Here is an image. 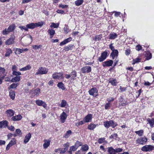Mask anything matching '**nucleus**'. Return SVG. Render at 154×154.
Returning <instances> with one entry per match:
<instances>
[{"mask_svg":"<svg viewBox=\"0 0 154 154\" xmlns=\"http://www.w3.org/2000/svg\"><path fill=\"white\" fill-rule=\"evenodd\" d=\"M103 125L105 128H108L110 126L114 128L117 125V124L116 123L114 122L113 120H111L109 121H107L104 122Z\"/></svg>","mask_w":154,"mask_h":154,"instance_id":"nucleus-1","label":"nucleus"},{"mask_svg":"<svg viewBox=\"0 0 154 154\" xmlns=\"http://www.w3.org/2000/svg\"><path fill=\"white\" fill-rule=\"evenodd\" d=\"M154 148L153 146L150 145H146L142 147L141 150L143 152H147L152 151Z\"/></svg>","mask_w":154,"mask_h":154,"instance_id":"nucleus-2","label":"nucleus"},{"mask_svg":"<svg viewBox=\"0 0 154 154\" xmlns=\"http://www.w3.org/2000/svg\"><path fill=\"white\" fill-rule=\"evenodd\" d=\"M147 141V139L145 137H144L138 138L136 142L137 144L143 145L146 143Z\"/></svg>","mask_w":154,"mask_h":154,"instance_id":"nucleus-3","label":"nucleus"},{"mask_svg":"<svg viewBox=\"0 0 154 154\" xmlns=\"http://www.w3.org/2000/svg\"><path fill=\"white\" fill-rule=\"evenodd\" d=\"M90 95H92L94 97H96L98 95V91L95 88H93L88 91Z\"/></svg>","mask_w":154,"mask_h":154,"instance_id":"nucleus-4","label":"nucleus"},{"mask_svg":"<svg viewBox=\"0 0 154 154\" xmlns=\"http://www.w3.org/2000/svg\"><path fill=\"white\" fill-rule=\"evenodd\" d=\"M48 69L45 68L41 67L39 68L38 71L36 72L35 74H46L48 72Z\"/></svg>","mask_w":154,"mask_h":154,"instance_id":"nucleus-5","label":"nucleus"},{"mask_svg":"<svg viewBox=\"0 0 154 154\" xmlns=\"http://www.w3.org/2000/svg\"><path fill=\"white\" fill-rule=\"evenodd\" d=\"M40 93V90L39 88H37L34 91H32L30 92L31 94V97H33L35 96H38Z\"/></svg>","mask_w":154,"mask_h":154,"instance_id":"nucleus-6","label":"nucleus"},{"mask_svg":"<svg viewBox=\"0 0 154 154\" xmlns=\"http://www.w3.org/2000/svg\"><path fill=\"white\" fill-rule=\"evenodd\" d=\"M107 56V52L105 51L102 53L100 56L98 58V60L100 62H102L105 60Z\"/></svg>","mask_w":154,"mask_h":154,"instance_id":"nucleus-7","label":"nucleus"},{"mask_svg":"<svg viewBox=\"0 0 154 154\" xmlns=\"http://www.w3.org/2000/svg\"><path fill=\"white\" fill-rule=\"evenodd\" d=\"M15 38V36L14 35H11L10 38L6 41L5 44L7 45H9L14 43Z\"/></svg>","mask_w":154,"mask_h":154,"instance_id":"nucleus-8","label":"nucleus"},{"mask_svg":"<svg viewBox=\"0 0 154 154\" xmlns=\"http://www.w3.org/2000/svg\"><path fill=\"white\" fill-rule=\"evenodd\" d=\"M67 115L64 112H63L60 115V122L62 123L65 122L67 117Z\"/></svg>","mask_w":154,"mask_h":154,"instance_id":"nucleus-9","label":"nucleus"},{"mask_svg":"<svg viewBox=\"0 0 154 154\" xmlns=\"http://www.w3.org/2000/svg\"><path fill=\"white\" fill-rule=\"evenodd\" d=\"M35 103L38 106H42L45 108L47 107V104L42 100H37L36 101Z\"/></svg>","mask_w":154,"mask_h":154,"instance_id":"nucleus-10","label":"nucleus"},{"mask_svg":"<svg viewBox=\"0 0 154 154\" xmlns=\"http://www.w3.org/2000/svg\"><path fill=\"white\" fill-rule=\"evenodd\" d=\"M81 70L83 73L86 72L88 73L91 72V67L90 66H86L82 68Z\"/></svg>","mask_w":154,"mask_h":154,"instance_id":"nucleus-11","label":"nucleus"},{"mask_svg":"<svg viewBox=\"0 0 154 154\" xmlns=\"http://www.w3.org/2000/svg\"><path fill=\"white\" fill-rule=\"evenodd\" d=\"M16 144V142L15 139L14 138H12V140L7 145L6 147V149L7 150H9L11 146Z\"/></svg>","mask_w":154,"mask_h":154,"instance_id":"nucleus-12","label":"nucleus"},{"mask_svg":"<svg viewBox=\"0 0 154 154\" xmlns=\"http://www.w3.org/2000/svg\"><path fill=\"white\" fill-rule=\"evenodd\" d=\"M113 62L112 60H109L108 61H106L103 63L102 66L103 67L110 66L112 65Z\"/></svg>","mask_w":154,"mask_h":154,"instance_id":"nucleus-13","label":"nucleus"},{"mask_svg":"<svg viewBox=\"0 0 154 154\" xmlns=\"http://www.w3.org/2000/svg\"><path fill=\"white\" fill-rule=\"evenodd\" d=\"M92 118V115L91 114L87 115L84 119L83 121L85 122H88L91 121Z\"/></svg>","mask_w":154,"mask_h":154,"instance_id":"nucleus-14","label":"nucleus"},{"mask_svg":"<svg viewBox=\"0 0 154 154\" xmlns=\"http://www.w3.org/2000/svg\"><path fill=\"white\" fill-rule=\"evenodd\" d=\"M5 113L8 117H11L14 115L15 112L11 109H9L6 111Z\"/></svg>","mask_w":154,"mask_h":154,"instance_id":"nucleus-15","label":"nucleus"},{"mask_svg":"<svg viewBox=\"0 0 154 154\" xmlns=\"http://www.w3.org/2000/svg\"><path fill=\"white\" fill-rule=\"evenodd\" d=\"M22 118V116L21 115H18L13 116L11 118L12 120L14 121H18L20 120Z\"/></svg>","mask_w":154,"mask_h":154,"instance_id":"nucleus-16","label":"nucleus"},{"mask_svg":"<svg viewBox=\"0 0 154 154\" xmlns=\"http://www.w3.org/2000/svg\"><path fill=\"white\" fill-rule=\"evenodd\" d=\"M31 137V134L30 133H28L25 136L24 140V143L25 144L28 143Z\"/></svg>","mask_w":154,"mask_h":154,"instance_id":"nucleus-17","label":"nucleus"},{"mask_svg":"<svg viewBox=\"0 0 154 154\" xmlns=\"http://www.w3.org/2000/svg\"><path fill=\"white\" fill-rule=\"evenodd\" d=\"M44 143L43 144V147L44 149H47L50 145L51 141L49 140H44Z\"/></svg>","mask_w":154,"mask_h":154,"instance_id":"nucleus-18","label":"nucleus"},{"mask_svg":"<svg viewBox=\"0 0 154 154\" xmlns=\"http://www.w3.org/2000/svg\"><path fill=\"white\" fill-rule=\"evenodd\" d=\"M48 32L50 35L51 38H52L53 37L55 33V30L52 29H49L48 30Z\"/></svg>","mask_w":154,"mask_h":154,"instance_id":"nucleus-19","label":"nucleus"},{"mask_svg":"<svg viewBox=\"0 0 154 154\" xmlns=\"http://www.w3.org/2000/svg\"><path fill=\"white\" fill-rule=\"evenodd\" d=\"M109 82L113 86H116L118 83L116 79L113 78L110 79Z\"/></svg>","mask_w":154,"mask_h":154,"instance_id":"nucleus-20","label":"nucleus"},{"mask_svg":"<svg viewBox=\"0 0 154 154\" xmlns=\"http://www.w3.org/2000/svg\"><path fill=\"white\" fill-rule=\"evenodd\" d=\"M118 51L117 50H115L112 51L110 55L112 57L113 59H114L116 56H117L118 55Z\"/></svg>","mask_w":154,"mask_h":154,"instance_id":"nucleus-21","label":"nucleus"},{"mask_svg":"<svg viewBox=\"0 0 154 154\" xmlns=\"http://www.w3.org/2000/svg\"><path fill=\"white\" fill-rule=\"evenodd\" d=\"M31 69V67L30 65H28L22 68L21 69H20L19 70L21 71H24L27 70H29Z\"/></svg>","mask_w":154,"mask_h":154,"instance_id":"nucleus-22","label":"nucleus"},{"mask_svg":"<svg viewBox=\"0 0 154 154\" xmlns=\"http://www.w3.org/2000/svg\"><path fill=\"white\" fill-rule=\"evenodd\" d=\"M26 26L28 28V29H33L36 27L35 23H31L28 24L26 25Z\"/></svg>","mask_w":154,"mask_h":154,"instance_id":"nucleus-23","label":"nucleus"},{"mask_svg":"<svg viewBox=\"0 0 154 154\" xmlns=\"http://www.w3.org/2000/svg\"><path fill=\"white\" fill-rule=\"evenodd\" d=\"M147 121L151 127H153L154 124V118H148L147 119Z\"/></svg>","mask_w":154,"mask_h":154,"instance_id":"nucleus-24","label":"nucleus"},{"mask_svg":"<svg viewBox=\"0 0 154 154\" xmlns=\"http://www.w3.org/2000/svg\"><path fill=\"white\" fill-rule=\"evenodd\" d=\"M15 92L12 90L10 91L9 92V96L13 100H14L15 98Z\"/></svg>","mask_w":154,"mask_h":154,"instance_id":"nucleus-25","label":"nucleus"},{"mask_svg":"<svg viewBox=\"0 0 154 154\" xmlns=\"http://www.w3.org/2000/svg\"><path fill=\"white\" fill-rule=\"evenodd\" d=\"M74 47V46L72 45H69L67 46H65L64 48V50H65L66 51H69V50H71L72 49V48H73Z\"/></svg>","mask_w":154,"mask_h":154,"instance_id":"nucleus-26","label":"nucleus"},{"mask_svg":"<svg viewBox=\"0 0 154 154\" xmlns=\"http://www.w3.org/2000/svg\"><path fill=\"white\" fill-rule=\"evenodd\" d=\"M8 122L6 121H2L1 122L0 121V128L3 127H5L8 125Z\"/></svg>","mask_w":154,"mask_h":154,"instance_id":"nucleus-27","label":"nucleus"},{"mask_svg":"<svg viewBox=\"0 0 154 154\" xmlns=\"http://www.w3.org/2000/svg\"><path fill=\"white\" fill-rule=\"evenodd\" d=\"M109 38L110 39H114L117 37V35L114 32H111L109 35Z\"/></svg>","mask_w":154,"mask_h":154,"instance_id":"nucleus-28","label":"nucleus"},{"mask_svg":"<svg viewBox=\"0 0 154 154\" xmlns=\"http://www.w3.org/2000/svg\"><path fill=\"white\" fill-rule=\"evenodd\" d=\"M16 27L15 25L14 24H11L9 26L8 28L10 32H11L13 31L15 29Z\"/></svg>","mask_w":154,"mask_h":154,"instance_id":"nucleus-29","label":"nucleus"},{"mask_svg":"<svg viewBox=\"0 0 154 154\" xmlns=\"http://www.w3.org/2000/svg\"><path fill=\"white\" fill-rule=\"evenodd\" d=\"M67 105V103L66 101L64 100H61L60 103V104L59 106L61 107H65Z\"/></svg>","mask_w":154,"mask_h":154,"instance_id":"nucleus-30","label":"nucleus"},{"mask_svg":"<svg viewBox=\"0 0 154 154\" xmlns=\"http://www.w3.org/2000/svg\"><path fill=\"white\" fill-rule=\"evenodd\" d=\"M12 53V51L10 48H8L6 49V53L5 54V56L6 57L9 56Z\"/></svg>","mask_w":154,"mask_h":154,"instance_id":"nucleus-31","label":"nucleus"},{"mask_svg":"<svg viewBox=\"0 0 154 154\" xmlns=\"http://www.w3.org/2000/svg\"><path fill=\"white\" fill-rule=\"evenodd\" d=\"M108 151L110 154H116L115 149L112 147H109Z\"/></svg>","mask_w":154,"mask_h":154,"instance_id":"nucleus-32","label":"nucleus"},{"mask_svg":"<svg viewBox=\"0 0 154 154\" xmlns=\"http://www.w3.org/2000/svg\"><path fill=\"white\" fill-rule=\"evenodd\" d=\"M88 149V146L87 144L83 145L81 148V150L83 151H87Z\"/></svg>","mask_w":154,"mask_h":154,"instance_id":"nucleus-33","label":"nucleus"},{"mask_svg":"<svg viewBox=\"0 0 154 154\" xmlns=\"http://www.w3.org/2000/svg\"><path fill=\"white\" fill-rule=\"evenodd\" d=\"M14 50L15 51V53L16 54H20L22 53L21 49L20 48H14Z\"/></svg>","mask_w":154,"mask_h":154,"instance_id":"nucleus-34","label":"nucleus"},{"mask_svg":"<svg viewBox=\"0 0 154 154\" xmlns=\"http://www.w3.org/2000/svg\"><path fill=\"white\" fill-rule=\"evenodd\" d=\"M84 2V0H77L75 2L76 6H79L81 5Z\"/></svg>","mask_w":154,"mask_h":154,"instance_id":"nucleus-35","label":"nucleus"},{"mask_svg":"<svg viewBox=\"0 0 154 154\" xmlns=\"http://www.w3.org/2000/svg\"><path fill=\"white\" fill-rule=\"evenodd\" d=\"M96 125L93 124H91L88 126V129L93 130L96 128Z\"/></svg>","mask_w":154,"mask_h":154,"instance_id":"nucleus-36","label":"nucleus"},{"mask_svg":"<svg viewBox=\"0 0 154 154\" xmlns=\"http://www.w3.org/2000/svg\"><path fill=\"white\" fill-rule=\"evenodd\" d=\"M59 25V23H51L50 27L51 28H57L58 27Z\"/></svg>","mask_w":154,"mask_h":154,"instance_id":"nucleus-37","label":"nucleus"},{"mask_svg":"<svg viewBox=\"0 0 154 154\" xmlns=\"http://www.w3.org/2000/svg\"><path fill=\"white\" fill-rule=\"evenodd\" d=\"M55 152L57 153H59L60 154H61L64 153L65 151L63 150H62L61 148H58L55 150Z\"/></svg>","mask_w":154,"mask_h":154,"instance_id":"nucleus-38","label":"nucleus"},{"mask_svg":"<svg viewBox=\"0 0 154 154\" xmlns=\"http://www.w3.org/2000/svg\"><path fill=\"white\" fill-rule=\"evenodd\" d=\"M63 76L62 72L55 73L52 75V77H60Z\"/></svg>","mask_w":154,"mask_h":154,"instance_id":"nucleus-39","label":"nucleus"},{"mask_svg":"<svg viewBox=\"0 0 154 154\" xmlns=\"http://www.w3.org/2000/svg\"><path fill=\"white\" fill-rule=\"evenodd\" d=\"M57 87L63 90L65 89L63 84L62 82L59 83L57 85Z\"/></svg>","mask_w":154,"mask_h":154,"instance_id":"nucleus-40","label":"nucleus"},{"mask_svg":"<svg viewBox=\"0 0 154 154\" xmlns=\"http://www.w3.org/2000/svg\"><path fill=\"white\" fill-rule=\"evenodd\" d=\"M135 133L138 135L139 136H141L143 135V131L142 130H140L138 131H135Z\"/></svg>","mask_w":154,"mask_h":154,"instance_id":"nucleus-41","label":"nucleus"},{"mask_svg":"<svg viewBox=\"0 0 154 154\" xmlns=\"http://www.w3.org/2000/svg\"><path fill=\"white\" fill-rule=\"evenodd\" d=\"M35 23L36 27H41L44 24V22L42 21H41Z\"/></svg>","mask_w":154,"mask_h":154,"instance_id":"nucleus-42","label":"nucleus"},{"mask_svg":"<svg viewBox=\"0 0 154 154\" xmlns=\"http://www.w3.org/2000/svg\"><path fill=\"white\" fill-rule=\"evenodd\" d=\"M152 54L150 52H148L146 53V59L147 60L150 59L152 57Z\"/></svg>","mask_w":154,"mask_h":154,"instance_id":"nucleus-43","label":"nucleus"},{"mask_svg":"<svg viewBox=\"0 0 154 154\" xmlns=\"http://www.w3.org/2000/svg\"><path fill=\"white\" fill-rule=\"evenodd\" d=\"M102 38V35H99L96 36L94 38V40L95 41H99Z\"/></svg>","mask_w":154,"mask_h":154,"instance_id":"nucleus-44","label":"nucleus"},{"mask_svg":"<svg viewBox=\"0 0 154 154\" xmlns=\"http://www.w3.org/2000/svg\"><path fill=\"white\" fill-rule=\"evenodd\" d=\"M10 32L8 29L5 28L2 31V33L3 35H5L8 34Z\"/></svg>","mask_w":154,"mask_h":154,"instance_id":"nucleus-45","label":"nucleus"},{"mask_svg":"<svg viewBox=\"0 0 154 154\" xmlns=\"http://www.w3.org/2000/svg\"><path fill=\"white\" fill-rule=\"evenodd\" d=\"M82 144V143L81 142L78 141H77L75 143L74 145L76 148H78L79 147L81 146Z\"/></svg>","mask_w":154,"mask_h":154,"instance_id":"nucleus-46","label":"nucleus"},{"mask_svg":"<svg viewBox=\"0 0 154 154\" xmlns=\"http://www.w3.org/2000/svg\"><path fill=\"white\" fill-rule=\"evenodd\" d=\"M72 134V132L70 130L67 131L64 137L66 138L68 137Z\"/></svg>","mask_w":154,"mask_h":154,"instance_id":"nucleus-47","label":"nucleus"},{"mask_svg":"<svg viewBox=\"0 0 154 154\" xmlns=\"http://www.w3.org/2000/svg\"><path fill=\"white\" fill-rule=\"evenodd\" d=\"M67 76L66 77H71V76L72 77H75L76 76V72L75 71H72L71 75H67Z\"/></svg>","mask_w":154,"mask_h":154,"instance_id":"nucleus-48","label":"nucleus"},{"mask_svg":"<svg viewBox=\"0 0 154 154\" xmlns=\"http://www.w3.org/2000/svg\"><path fill=\"white\" fill-rule=\"evenodd\" d=\"M42 46L41 45H35L32 46V48L36 50H37L41 48Z\"/></svg>","mask_w":154,"mask_h":154,"instance_id":"nucleus-49","label":"nucleus"},{"mask_svg":"<svg viewBox=\"0 0 154 154\" xmlns=\"http://www.w3.org/2000/svg\"><path fill=\"white\" fill-rule=\"evenodd\" d=\"M12 74L13 75L16 76H19L21 75V73L19 71H17V70L12 72Z\"/></svg>","mask_w":154,"mask_h":154,"instance_id":"nucleus-50","label":"nucleus"},{"mask_svg":"<svg viewBox=\"0 0 154 154\" xmlns=\"http://www.w3.org/2000/svg\"><path fill=\"white\" fill-rule=\"evenodd\" d=\"M126 102L125 101L123 102H122V101L120 100L119 101V106H124L126 105H127Z\"/></svg>","mask_w":154,"mask_h":154,"instance_id":"nucleus-51","label":"nucleus"},{"mask_svg":"<svg viewBox=\"0 0 154 154\" xmlns=\"http://www.w3.org/2000/svg\"><path fill=\"white\" fill-rule=\"evenodd\" d=\"M17 66H18V65H13L12 66V68H11V69L12 71V72H13V71H16L17 70V68H18Z\"/></svg>","mask_w":154,"mask_h":154,"instance_id":"nucleus-52","label":"nucleus"},{"mask_svg":"<svg viewBox=\"0 0 154 154\" xmlns=\"http://www.w3.org/2000/svg\"><path fill=\"white\" fill-rule=\"evenodd\" d=\"M140 61V59L138 58H137L135 59H134L133 60L132 64H134L136 63L139 62Z\"/></svg>","mask_w":154,"mask_h":154,"instance_id":"nucleus-53","label":"nucleus"},{"mask_svg":"<svg viewBox=\"0 0 154 154\" xmlns=\"http://www.w3.org/2000/svg\"><path fill=\"white\" fill-rule=\"evenodd\" d=\"M77 148H76L75 145L71 146L70 147V148L69 150L72 151H76Z\"/></svg>","mask_w":154,"mask_h":154,"instance_id":"nucleus-54","label":"nucleus"},{"mask_svg":"<svg viewBox=\"0 0 154 154\" xmlns=\"http://www.w3.org/2000/svg\"><path fill=\"white\" fill-rule=\"evenodd\" d=\"M19 27L22 30H24L25 31H28V28L27 27H26L24 26H20Z\"/></svg>","mask_w":154,"mask_h":154,"instance_id":"nucleus-55","label":"nucleus"},{"mask_svg":"<svg viewBox=\"0 0 154 154\" xmlns=\"http://www.w3.org/2000/svg\"><path fill=\"white\" fill-rule=\"evenodd\" d=\"M20 80V78H13L11 80L12 82H18Z\"/></svg>","mask_w":154,"mask_h":154,"instance_id":"nucleus-56","label":"nucleus"},{"mask_svg":"<svg viewBox=\"0 0 154 154\" xmlns=\"http://www.w3.org/2000/svg\"><path fill=\"white\" fill-rule=\"evenodd\" d=\"M118 136L116 134H114L112 135L110 137V138L111 139H116Z\"/></svg>","mask_w":154,"mask_h":154,"instance_id":"nucleus-57","label":"nucleus"},{"mask_svg":"<svg viewBox=\"0 0 154 154\" xmlns=\"http://www.w3.org/2000/svg\"><path fill=\"white\" fill-rule=\"evenodd\" d=\"M115 99L113 97H110L108 98L106 100L108 102V103H110L111 102L113 101Z\"/></svg>","mask_w":154,"mask_h":154,"instance_id":"nucleus-58","label":"nucleus"},{"mask_svg":"<svg viewBox=\"0 0 154 154\" xmlns=\"http://www.w3.org/2000/svg\"><path fill=\"white\" fill-rule=\"evenodd\" d=\"M105 141V138H100L98 140V142L100 143H102Z\"/></svg>","mask_w":154,"mask_h":154,"instance_id":"nucleus-59","label":"nucleus"},{"mask_svg":"<svg viewBox=\"0 0 154 154\" xmlns=\"http://www.w3.org/2000/svg\"><path fill=\"white\" fill-rule=\"evenodd\" d=\"M16 132L18 135H20L22 134V132L20 129H17L16 130Z\"/></svg>","mask_w":154,"mask_h":154,"instance_id":"nucleus-60","label":"nucleus"},{"mask_svg":"<svg viewBox=\"0 0 154 154\" xmlns=\"http://www.w3.org/2000/svg\"><path fill=\"white\" fill-rule=\"evenodd\" d=\"M110 103H106L105 106V109H108L110 107Z\"/></svg>","mask_w":154,"mask_h":154,"instance_id":"nucleus-61","label":"nucleus"},{"mask_svg":"<svg viewBox=\"0 0 154 154\" xmlns=\"http://www.w3.org/2000/svg\"><path fill=\"white\" fill-rule=\"evenodd\" d=\"M5 69L4 68L1 67H0V73L1 74H3L5 73Z\"/></svg>","mask_w":154,"mask_h":154,"instance_id":"nucleus-62","label":"nucleus"},{"mask_svg":"<svg viewBox=\"0 0 154 154\" xmlns=\"http://www.w3.org/2000/svg\"><path fill=\"white\" fill-rule=\"evenodd\" d=\"M116 153L119 152H122L123 151V149L122 148H118L115 149Z\"/></svg>","mask_w":154,"mask_h":154,"instance_id":"nucleus-63","label":"nucleus"},{"mask_svg":"<svg viewBox=\"0 0 154 154\" xmlns=\"http://www.w3.org/2000/svg\"><path fill=\"white\" fill-rule=\"evenodd\" d=\"M17 87V85L14 83H13L12 85H11L10 87L9 88V89L10 88H15Z\"/></svg>","mask_w":154,"mask_h":154,"instance_id":"nucleus-64","label":"nucleus"}]
</instances>
